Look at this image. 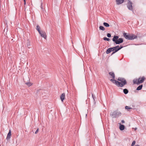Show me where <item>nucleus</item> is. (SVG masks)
I'll return each instance as SVG.
<instances>
[{
    "label": "nucleus",
    "mask_w": 146,
    "mask_h": 146,
    "mask_svg": "<svg viewBox=\"0 0 146 146\" xmlns=\"http://www.w3.org/2000/svg\"><path fill=\"white\" fill-rule=\"evenodd\" d=\"M25 84L27 85L28 86H30L32 85V84H31V83L30 82H26L25 83Z\"/></svg>",
    "instance_id": "20"
},
{
    "label": "nucleus",
    "mask_w": 146,
    "mask_h": 146,
    "mask_svg": "<svg viewBox=\"0 0 146 146\" xmlns=\"http://www.w3.org/2000/svg\"><path fill=\"white\" fill-rule=\"evenodd\" d=\"M99 29L100 30H101L103 31L105 30V28L102 26H100Z\"/></svg>",
    "instance_id": "19"
},
{
    "label": "nucleus",
    "mask_w": 146,
    "mask_h": 146,
    "mask_svg": "<svg viewBox=\"0 0 146 146\" xmlns=\"http://www.w3.org/2000/svg\"><path fill=\"white\" fill-rule=\"evenodd\" d=\"M107 36L109 38L110 37H111V35L110 33H108L107 35Z\"/></svg>",
    "instance_id": "26"
},
{
    "label": "nucleus",
    "mask_w": 146,
    "mask_h": 146,
    "mask_svg": "<svg viewBox=\"0 0 146 146\" xmlns=\"http://www.w3.org/2000/svg\"><path fill=\"white\" fill-rule=\"evenodd\" d=\"M132 3L128 0L127 4V7L128 9L130 10L133 11Z\"/></svg>",
    "instance_id": "6"
},
{
    "label": "nucleus",
    "mask_w": 146,
    "mask_h": 146,
    "mask_svg": "<svg viewBox=\"0 0 146 146\" xmlns=\"http://www.w3.org/2000/svg\"><path fill=\"white\" fill-rule=\"evenodd\" d=\"M24 4H26L25 0H24Z\"/></svg>",
    "instance_id": "30"
},
{
    "label": "nucleus",
    "mask_w": 146,
    "mask_h": 146,
    "mask_svg": "<svg viewBox=\"0 0 146 146\" xmlns=\"http://www.w3.org/2000/svg\"><path fill=\"white\" fill-rule=\"evenodd\" d=\"M40 36L44 38L45 39H46V33L44 31H41L40 33H39Z\"/></svg>",
    "instance_id": "7"
},
{
    "label": "nucleus",
    "mask_w": 146,
    "mask_h": 146,
    "mask_svg": "<svg viewBox=\"0 0 146 146\" xmlns=\"http://www.w3.org/2000/svg\"><path fill=\"white\" fill-rule=\"evenodd\" d=\"M145 77L143 76L142 78L139 77L138 79H134L133 80V83L134 84H136L137 85L139 84L140 83H142L144 81Z\"/></svg>",
    "instance_id": "4"
},
{
    "label": "nucleus",
    "mask_w": 146,
    "mask_h": 146,
    "mask_svg": "<svg viewBox=\"0 0 146 146\" xmlns=\"http://www.w3.org/2000/svg\"><path fill=\"white\" fill-rule=\"evenodd\" d=\"M65 94L64 93H62L60 96V99L62 102L65 99Z\"/></svg>",
    "instance_id": "11"
},
{
    "label": "nucleus",
    "mask_w": 146,
    "mask_h": 146,
    "mask_svg": "<svg viewBox=\"0 0 146 146\" xmlns=\"http://www.w3.org/2000/svg\"><path fill=\"white\" fill-rule=\"evenodd\" d=\"M121 122L122 123H125V121L123 120H121Z\"/></svg>",
    "instance_id": "29"
},
{
    "label": "nucleus",
    "mask_w": 146,
    "mask_h": 146,
    "mask_svg": "<svg viewBox=\"0 0 146 146\" xmlns=\"http://www.w3.org/2000/svg\"><path fill=\"white\" fill-rule=\"evenodd\" d=\"M135 143L136 142L135 141H133L132 143L131 146H133L135 144Z\"/></svg>",
    "instance_id": "24"
},
{
    "label": "nucleus",
    "mask_w": 146,
    "mask_h": 146,
    "mask_svg": "<svg viewBox=\"0 0 146 146\" xmlns=\"http://www.w3.org/2000/svg\"><path fill=\"white\" fill-rule=\"evenodd\" d=\"M113 51V50L112 48H108L106 51V53L107 54H108L110 52H111V51Z\"/></svg>",
    "instance_id": "8"
},
{
    "label": "nucleus",
    "mask_w": 146,
    "mask_h": 146,
    "mask_svg": "<svg viewBox=\"0 0 146 146\" xmlns=\"http://www.w3.org/2000/svg\"><path fill=\"white\" fill-rule=\"evenodd\" d=\"M38 131V129H37L35 132V134H37Z\"/></svg>",
    "instance_id": "28"
},
{
    "label": "nucleus",
    "mask_w": 146,
    "mask_h": 146,
    "mask_svg": "<svg viewBox=\"0 0 146 146\" xmlns=\"http://www.w3.org/2000/svg\"><path fill=\"white\" fill-rule=\"evenodd\" d=\"M103 39L105 40H106L108 41H109L110 40L109 38H108L106 37H104L103 38Z\"/></svg>",
    "instance_id": "22"
},
{
    "label": "nucleus",
    "mask_w": 146,
    "mask_h": 146,
    "mask_svg": "<svg viewBox=\"0 0 146 146\" xmlns=\"http://www.w3.org/2000/svg\"><path fill=\"white\" fill-rule=\"evenodd\" d=\"M11 132L10 130H9L7 136V139H9L11 138Z\"/></svg>",
    "instance_id": "13"
},
{
    "label": "nucleus",
    "mask_w": 146,
    "mask_h": 146,
    "mask_svg": "<svg viewBox=\"0 0 146 146\" xmlns=\"http://www.w3.org/2000/svg\"><path fill=\"white\" fill-rule=\"evenodd\" d=\"M142 87H143V85H139V86H138L137 87L136 90H140L142 89Z\"/></svg>",
    "instance_id": "15"
},
{
    "label": "nucleus",
    "mask_w": 146,
    "mask_h": 146,
    "mask_svg": "<svg viewBox=\"0 0 146 146\" xmlns=\"http://www.w3.org/2000/svg\"><path fill=\"white\" fill-rule=\"evenodd\" d=\"M123 35L125 38L129 40H132L137 38V36L134 35L132 34L131 35H127L126 33H124L123 34Z\"/></svg>",
    "instance_id": "3"
},
{
    "label": "nucleus",
    "mask_w": 146,
    "mask_h": 146,
    "mask_svg": "<svg viewBox=\"0 0 146 146\" xmlns=\"http://www.w3.org/2000/svg\"><path fill=\"white\" fill-rule=\"evenodd\" d=\"M119 128L121 130H123L125 128V126L124 125H122L121 123H119Z\"/></svg>",
    "instance_id": "12"
},
{
    "label": "nucleus",
    "mask_w": 146,
    "mask_h": 146,
    "mask_svg": "<svg viewBox=\"0 0 146 146\" xmlns=\"http://www.w3.org/2000/svg\"><path fill=\"white\" fill-rule=\"evenodd\" d=\"M117 80L120 82L115 80L111 79L110 81L113 83L115 84L117 86L122 87L127 84V82L126 80L123 78H119Z\"/></svg>",
    "instance_id": "1"
},
{
    "label": "nucleus",
    "mask_w": 146,
    "mask_h": 146,
    "mask_svg": "<svg viewBox=\"0 0 146 146\" xmlns=\"http://www.w3.org/2000/svg\"><path fill=\"white\" fill-rule=\"evenodd\" d=\"M125 109H127V110H129L130 109H132V108H131L129 107L128 106H126L125 107Z\"/></svg>",
    "instance_id": "25"
},
{
    "label": "nucleus",
    "mask_w": 146,
    "mask_h": 146,
    "mask_svg": "<svg viewBox=\"0 0 146 146\" xmlns=\"http://www.w3.org/2000/svg\"><path fill=\"white\" fill-rule=\"evenodd\" d=\"M103 25L104 26L107 27H109L110 26L108 23L106 22L104 23Z\"/></svg>",
    "instance_id": "18"
},
{
    "label": "nucleus",
    "mask_w": 146,
    "mask_h": 146,
    "mask_svg": "<svg viewBox=\"0 0 146 146\" xmlns=\"http://www.w3.org/2000/svg\"><path fill=\"white\" fill-rule=\"evenodd\" d=\"M30 45H31L30 42H28L27 44V47L29 48H30Z\"/></svg>",
    "instance_id": "21"
},
{
    "label": "nucleus",
    "mask_w": 146,
    "mask_h": 146,
    "mask_svg": "<svg viewBox=\"0 0 146 146\" xmlns=\"http://www.w3.org/2000/svg\"><path fill=\"white\" fill-rule=\"evenodd\" d=\"M92 96L93 100H94V101H95V96L93 94H92Z\"/></svg>",
    "instance_id": "27"
},
{
    "label": "nucleus",
    "mask_w": 146,
    "mask_h": 146,
    "mask_svg": "<svg viewBox=\"0 0 146 146\" xmlns=\"http://www.w3.org/2000/svg\"><path fill=\"white\" fill-rule=\"evenodd\" d=\"M135 146H140L138 145H135Z\"/></svg>",
    "instance_id": "31"
},
{
    "label": "nucleus",
    "mask_w": 146,
    "mask_h": 146,
    "mask_svg": "<svg viewBox=\"0 0 146 146\" xmlns=\"http://www.w3.org/2000/svg\"><path fill=\"white\" fill-rule=\"evenodd\" d=\"M121 114V113L119 112L115 111L110 114V115L112 116L113 118H116L118 117Z\"/></svg>",
    "instance_id": "5"
},
{
    "label": "nucleus",
    "mask_w": 146,
    "mask_h": 146,
    "mask_svg": "<svg viewBox=\"0 0 146 146\" xmlns=\"http://www.w3.org/2000/svg\"><path fill=\"white\" fill-rule=\"evenodd\" d=\"M128 92V90L127 89H125L123 90V92L125 94H127Z\"/></svg>",
    "instance_id": "17"
},
{
    "label": "nucleus",
    "mask_w": 146,
    "mask_h": 146,
    "mask_svg": "<svg viewBox=\"0 0 146 146\" xmlns=\"http://www.w3.org/2000/svg\"><path fill=\"white\" fill-rule=\"evenodd\" d=\"M36 29V30L38 31L39 33H40L41 32L40 30V27L38 25H37Z\"/></svg>",
    "instance_id": "16"
},
{
    "label": "nucleus",
    "mask_w": 146,
    "mask_h": 146,
    "mask_svg": "<svg viewBox=\"0 0 146 146\" xmlns=\"http://www.w3.org/2000/svg\"><path fill=\"white\" fill-rule=\"evenodd\" d=\"M41 6L42 7V3H41Z\"/></svg>",
    "instance_id": "32"
},
{
    "label": "nucleus",
    "mask_w": 146,
    "mask_h": 146,
    "mask_svg": "<svg viewBox=\"0 0 146 146\" xmlns=\"http://www.w3.org/2000/svg\"><path fill=\"white\" fill-rule=\"evenodd\" d=\"M116 3L117 5L121 4L123 3L124 0H116Z\"/></svg>",
    "instance_id": "10"
},
{
    "label": "nucleus",
    "mask_w": 146,
    "mask_h": 146,
    "mask_svg": "<svg viewBox=\"0 0 146 146\" xmlns=\"http://www.w3.org/2000/svg\"><path fill=\"white\" fill-rule=\"evenodd\" d=\"M112 40L116 44H119L122 43L123 42V39L122 38H119L118 36L114 35L112 39Z\"/></svg>",
    "instance_id": "2"
},
{
    "label": "nucleus",
    "mask_w": 146,
    "mask_h": 146,
    "mask_svg": "<svg viewBox=\"0 0 146 146\" xmlns=\"http://www.w3.org/2000/svg\"><path fill=\"white\" fill-rule=\"evenodd\" d=\"M119 47V45H117L115 47H112L113 49V52L112 53V54H113L115 53L116 52H115V51L116 50H117V49H118Z\"/></svg>",
    "instance_id": "9"
},
{
    "label": "nucleus",
    "mask_w": 146,
    "mask_h": 146,
    "mask_svg": "<svg viewBox=\"0 0 146 146\" xmlns=\"http://www.w3.org/2000/svg\"><path fill=\"white\" fill-rule=\"evenodd\" d=\"M109 74L113 78L112 79L114 80L115 75L114 73L113 72H109Z\"/></svg>",
    "instance_id": "14"
},
{
    "label": "nucleus",
    "mask_w": 146,
    "mask_h": 146,
    "mask_svg": "<svg viewBox=\"0 0 146 146\" xmlns=\"http://www.w3.org/2000/svg\"><path fill=\"white\" fill-rule=\"evenodd\" d=\"M123 48V46H120V47H119L118 49H117V50H116L115 52H117L121 49L122 48Z\"/></svg>",
    "instance_id": "23"
}]
</instances>
